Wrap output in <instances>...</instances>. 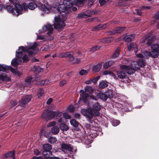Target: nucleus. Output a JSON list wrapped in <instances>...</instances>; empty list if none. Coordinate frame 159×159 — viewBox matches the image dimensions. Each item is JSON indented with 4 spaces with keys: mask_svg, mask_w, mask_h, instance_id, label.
<instances>
[{
    "mask_svg": "<svg viewBox=\"0 0 159 159\" xmlns=\"http://www.w3.org/2000/svg\"><path fill=\"white\" fill-rule=\"evenodd\" d=\"M89 106L90 108L82 110L81 112L88 119V120L90 123H92L93 121L91 119L93 116H98L100 115L99 111L101 109V107L98 103L93 104L92 107Z\"/></svg>",
    "mask_w": 159,
    "mask_h": 159,
    "instance_id": "obj_1",
    "label": "nucleus"
},
{
    "mask_svg": "<svg viewBox=\"0 0 159 159\" xmlns=\"http://www.w3.org/2000/svg\"><path fill=\"white\" fill-rule=\"evenodd\" d=\"M9 1L11 3L14 5L15 8H14L13 6H11L10 3L7 4L6 8L8 12L17 16L22 14L23 13L22 11H23V8L22 6L19 3L21 0H9Z\"/></svg>",
    "mask_w": 159,
    "mask_h": 159,
    "instance_id": "obj_2",
    "label": "nucleus"
},
{
    "mask_svg": "<svg viewBox=\"0 0 159 159\" xmlns=\"http://www.w3.org/2000/svg\"><path fill=\"white\" fill-rule=\"evenodd\" d=\"M80 3V0H66L65 4L59 5L57 10L60 13L66 11H70V8L72 7L75 4Z\"/></svg>",
    "mask_w": 159,
    "mask_h": 159,
    "instance_id": "obj_3",
    "label": "nucleus"
},
{
    "mask_svg": "<svg viewBox=\"0 0 159 159\" xmlns=\"http://www.w3.org/2000/svg\"><path fill=\"white\" fill-rule=\"evenodd\" d=\"M62 113L59 111H53L52 110H46L43 113L42 117L45 119L46 121H48L52 118H57L61 116Z\"/></svg>",
    "mask_w": 159,
    "mask_h": 159,
    "instance_id": "obj_4",
    "label": "nucleus"
},
{
    "mask_svg": "<svg viewBox=\"0 0 159 159\" xmlns=\"http://www.w3.org/2000/svg\"><path fill=\"white\" fill-rule=\"evenodd\" d=\"M152 34V32L151 31L147 35L144 36L143 37L141 42L143 45L145 44L147 45L148 46H150L154 42L156 39L155 37L153 36L152 38L150 37Z\"/></svg>",
    "mask_w": 159,
    "mask_h": 159,
    "instance_id": "obj_5",
    "label": "nucleus"
},
{
    "mask_svg": "<svg viewBox=\"0 0 159 159\" xmlns=\"http://www.w3.org/2000/svg\"><path fill=\"white\" fill-rule=\"evenodd\" d=\"M42 153L43 156L49 158L52 153L51 150L52 149V145L48 143L44 144L42 146Z\"/></svg>",
    "mask_w": 159,
    "mask_h": 159,
    "instance_id": "obj_6",
    "label": "nucleus"
},
{
    "mask_svg": "<svg viewBox=\"0 0 159 159\" xmlns=\"http://www.w3.org/2000/svg\"><path fill=\"white\" fill-rule=\"evenodd\" d=\"M120 67L121 69L125 70L126 73L129 75L133 74L136 70L140 69L139 67L135 66L134 68L133 66H132L126 65H121L120 66Z\"/></svg>",
    "mask_w": 159,
    "mask_h": 159,
    "instance_id": "obj_7",
    "label": "nucleus"
},
{
    "mask_svg": "<svg viewBox=\"0 0 159 159\" xmlns=\"http://www.w3.org/2000/svg\"><path fill=\"white\" fill-rule=\"evenodd\" d=\"M61 150L62 151L64 152L65 153H68L69 152H70L71 153L73 149V148L70 144L63 143L61 145Z\"/></svg>",
    "mask_w": 159,
    "mask_h": 159,
    "instance_id": "obj_8",
    "label": "nucleus"
},
{
    "mask_svg": "<svg viewBox=\"0 0 159 159\" xmlns=\"http://www.w3.org/2000/svg\"><path fill=\"white\" fill-rule=\"evenodd\" d=\"M32 98V96L31 95L23 96L19 101V104L21 106L25 105L31 100Z\"/></svg>",
    "mask_w": 159,
    "mask_h": 159,
    "instance_id": "obj_9",
    "label": "nucleus"
},
{
    "mask_svg": "<svg viewBox=\"0 0 159 159\" xmlns=\"http://www.w3.org/2000/svg\"><path fill=\"white\" fill-rule=\"evenodd\" d=\"M22 6L24 11H26L27 8H29L31 10H33L35 9L37 7L36 4L33 2H30L29 4H27L25 3H24L22 4Z\"/></svg>",
    "mask_w": 159,
    "mask_h": 159,
    "instance_id": "obj_10",
    "label": "nucleus"
},
{
    "mask_svg": "<svg viewBox=\"0 0 159 159\" xmlns=\"http://www.w3.org/2000/svg\"><path fill=\"white\" fill-rule=\"evenodd\" d=\"M50 7L48 4L46 5H43L41 3L39 4V7L41 10L44 13L48 14L50 12L49 7Z\"/></svg>",
    "mask_w": 159,
    "mask_h": 159,
    "instance_id": "obj_11",
    "label": "nucleus"
},
{
    "mask_svg": "<svg viewBox=\"0 0 159 159\" xmlns=\"http://www.w3.org/2000/svg\"><path fill=\"white\" fill-rule=\"evenodd\" d=\"M26 49L24 48V47L22 46H20L18 49V51H16V56L19 59L21 58L23 55V52H25Z\"/></svg>",
    "mask_w": 159,
    "mask_h": 159,
    "instance_id": "obj_12",
    "label": "nucleus"
},
{
    "mask_svg": "<svg viewBox=\"0 0 159 159\" xmlns=\"http://www.w3.org/2000/svg\"><path fill=\"white\" fill-rule=\"evenodd\" d=\"M66 18H65L63 20L64 21H62L61 22L54 23L52 25H54V28L56 30H57L59 29H61L65 26L66 24L64 22V21L66 20Z\"/></svg>",
    "mask_w": 159,
    "mask_h": 159,
    "instance_id": "obj_13",
    "label": "nucleus"
},
{
    "mask_svg": "<svg viewBox=\"0 0 159 159\" xmlns=\"http://www.w3.org/2000/svg\"><path fill=\"white\" fill-rule=\"evenodd\" d=\"M91 136L90 135H85L81 139V142L86 144H88L92 142V140L90 139Z\"/></svg>",
    "mask_w": 159,
    "mask_h": 159,
    "instance_id": "obj_14",
    "label": "nucleus"
},
{
    "mask_svg": "<svg viewBox=\"0 0 159 159\" xmlns=\"http://www.w3.org/2000/svg\"><path fill=\"white\" fill-rule=\"evenodd\" d=\"M135 35L134 34L127 35L124 34L122 37L124 40L125 42H129L131 41L135 37Z\"/></svg>",
    "mask_w": 159,
    "mask_h": 159,
    "instance_id": "obj_15",
    "label": "nucleus"
},
{
    "mask_svg": "<svg viewBox=\"0 0 159 159\" xmlns=\"http://www.w3.org/2000/svg\"><path fill=\"white\" fill-rule=\"evenodd\" d=\"M116 75L118 78L122 79L125 78L127 77L126 73L124 70L118 71Z\"/></svg>",
    "mask_w": 159,
    "mask_h": 159,
    "instance_id": "obj_16",
    "label": "nucleus"
},
{
    "mask_svg": "<svg viewBox=\"0 0 159 159\" xmlns=\"http://www.w3.org/2000/svg\"><path fill=\"white\" fill-rule=\"evenodd\" d=\"M148 56H151L154 58H157L159 55V52L156 51L155 50H152L149 52H148Z\"/></svg>",
    "mask_w": 159,
    "mask_h": 159,
    "instance_id": "obj_17",
    "label": "nucleus"
},
{
    "mask_svg": "<svg viewBox=\"0 0 159 159\" xmlns=\"http://www.w3.org/2000/svg\"><path fill=\"white\" fill-rule=\"evenodd\" d=\"M125 27H119L117 28L115 30L111 32V35H113L116 34L120 33L123 31L125 30Z\"/></svg>",
    "mask_w": 159,
    "mask_h": 159,
    "instance_id": "obj_18",
    "label": "nucleus"
},
{
    "mask_svg": "<svg viewBox=\"0 0 159 159\" xmlns=\"http://www.w3.org/2000/svg\"><path fill=\"white\" fill-rule=\"evenodd\" d=\"M128 48L129 51H130L132 48L134 49V51L135 53L138 51V48L136 45L134 43H131L128 46Z\"/></svg>",
    "mask_w": 159,
    "mask_h": 159,
    "instance_id": "obj_19",
    "label": "nucleus"
},
{
    "mask_svg": "<svg viewBox=\"0 0 159 159\" xmlns=\"http://www.w3.org/2000/svg\"><path fill=\"white\" fill-rule=\"evenodd\" d=\"M59 126L60 129L62 131H66L69 129V127L64 123H61Z\"/></svg>",
    "mask_w": 159,
    "mask_h": 159,
    "instance_id": "obj_20",
    "label": "nucleus"
},
{
    "mask_svg": "<svg viewBox=\"0 0 159 159\" xmlns=\"http://www.w3.org/2000/svg\"><path fill=\"white\" fill-rule=\"evenodd\" d=\"M97 97L105 101L107 100L108 98L107 95L104 93H98L97 95Z\"/></svg>",
    "mask_w": 159,
    "mask_h": 159,
    "instance_id": "obj_21",
    "label": "nucleus"
},
{
    "mask_svg": "<svg viewBox=\"0 0 159 159\" xmlns=\"http://www.w3.org/2000/svg\"><path fill=\"white\" fill-rule=\"evenodd\" d=\"M108 85V83L106 81L104 80L101 81L99 84V87L101 89H104Z\"/></svg>",
    "mask_w": 159,
    "mask_h": 159,
    "instance_id": "obj_22",
    "label": "nucleus"
},
{
    "mask_svg": "<svg viewBox=\"0 0 159 159\" xmlns=\"http://www.w3.org/2000/svg\"><path fill=\"white\" fill-rule=\"evenodd\" d=\"M60 131L59 128L57 126H53L51 129V132L53 134H58Z\"/></svg>",
    "mask_w": 159,
    "mask_h": 159,
    "instance_id": "obj_23",
    "label": "nucleus"
},
{
    "mask_svg": "<svg viewBox=\"0 0 159 159\" xmlns=\"http://www.w3.org/2000/svg\"><path fill=\"white\" fill-rule=\"evenodd\" d=\"M15 154V151H12L8 152L7 153L4 154L2 156V158H6L13 156Z\"/></svg>",
    "mask_w": 159,
    "mask_h": 159,
    "instance_id": "obj_24",
    "label": "nucleus"
},
{
    "mask_svg": "<svg viewBox=\"0 0 159 159\" xmlns=\"http://www.w3.org/2000/svg\"><path fill=\"white\" fill-rule=\"evenodd\" d=\"M114 63V62L112 61H110L106 62L103 65L104 68L107 69L110 67Z\"/></svg>",
    "mask_w": 159,
    "mask_h": 159,
    "instance_id": "obj_25",
    "label": "nucleus"
},
{
    "mask_svg": "<svg viewBox=\"0 0 159 159\" xmlns=\"http://www.w3.org/2000/svg\"><path fill=\"white\" fill-rule=\"evenodd\" d=\"M10 69V66H8L5 65L0 64V71H4L9 70Z\"/></svg>",
    "mask_w": 159,
    "mask_h": 159,
    "instance_id": "obj_26",
    "label": "nucleus"
},
{
    "mask_svg": "<svg viewBox=\"0 0 159 159\" xmlns=\"http://www.w3.org/2000/svg\"><path fill=\"white\" fill-rule=\"evenodd\" d=\"M148 52L145 51L143 53L136 54V56L139 58H144L148 57Z\"/></svg>",
    "mask_w": 159,
    "mask_h": 159,
    "instance_id": "obj_27",
    "label": "nucleus"
},
{
    "mask_svg": "<svg viewBox=\"0 0 159 159\" xmlns=\"http://www.w3.org/2000/svg\"><path fill=\"white\" fill-rule=\"evenodd\" d=\"M19 64V60L16 58H14L13 59L11 62V64L12 66L16 67Z\"/></svg>",
    "mask_w": 159,
    "mask_h": 159,
    "instance_id": "obj_28",
    "label": "nucleus"
},
{
    "mask_svg": "<svg viewBox=\"0 0 159 159\" xmlns=\"http://www.w3.org/2000/svg\"><path fill=\"white\" fill-rule=\"evenodd\" d=\"M114 39L112 37H111L105 38L102 39L101 41L103 43H109L112 41Z\"/></svg>",
    "mask_w": 159,
    "mask_h": 159,
    "instance_id": "obj_29",
    "label": "nucleus"
},
{
    "mask_svg": "<svg viewBox=\"0 0 159 159\" xmlns=\"http://www.w3.org/2000/svg\"><path fill=\"white\" fill-rule=\"evenodd\" d=\"M101 67L102 65L100 64H98L93 67V71L94 72H98L100 70Z\"/></svg>",
    "mask_w": 159,
    "mask_h": 159,
    "instance_id": "obj_30",
    "label": "nucleus"
},
{
    "mask_svg": "<svg viewBox=\"0 0 159 159\" xmlns=\"http://www.w3.org/2000/svg\"><path fill=\"white\" fill-rule=\"evenodd\" d=\"M0 80L3 81L8 82L10 80V79L9 77L2 75H0Z\"/></svg>",
    "mask_w": 159,
    "mask_h": 159,
    "instance_id": "obj_31",
    "label": "nucleus"
},
{
    "mask_svg": "<svg viewBox=\"0 0 159 159\" xmlns=\"http://www.w3.org/2000/svg\"><path fill=\"white\" fill-rule=\"evenodd\" d=\"M85 91L86 92L92 93L93 91V89L92 86H87L85 88Z\"/></svg>",
    "mask_w": 159,
    "mask_h": 159,
    "instance_id": "obj_32",
    "label": "nucleus"
},
{
    "mask_svg": "<svg viewBox=\"0 0 159 159\" xmlns=\"http://www.w3.org/2000/svg\"><path fill=\"white\" fill-rule=\"evenodd\" d=\"M70 123L71 125L75 127H77L79 125L78 122L74 119L71 120L70 121Z\"/></svg>",
    "mask_w": 159,
    "mask_h": 159,
    "instance_id": "obj_33",
    "label": "nucleus"
},
{
    "mask_svg": "<svg viewBox=\"0 0 159 159\" xmlns=\"http://www.w3.org/2000/svg\"><path fill=\"white\" fill-rule=\"evenodd\" d=\"M137 64L139 66L142 67L145 66L146 63L143 59H141L139 60Z\"/></svg>",
    "mask_w": 159,
    "mask_h": 159,
    "instance_id": "obj_34",
    "label": "nucleus"
},
{
    "mask_svg": "<svg viewBox=\"0 0 159 159\" xmlns=\"http://www.w3.org/2000/svg\"><path fill=\"white\" fill-rule=\"evenodd\" d=\"M152 50H155L159 52V45L158 44H154L151 46Z\"/></svg>",
    "mask_w": 159,
    "mask_h": 159,
    "instance_id": "obj_35",
    "label": "nucleus"
},
{
    "mask_svg": "<svg viewBox=\"0 0 159 159\" xmlns=\"http://www.w3.org/2000/svg\"><path fill=\"white\" fill-rule=\"evenodd\" d=\"M44 94V92L43 88H40L38 92L37 95L39 98H40Z\"/></svg>",
    "mask_w": 159,
    "mask_h": 159,
    "instance_id": "obj_36",
    "label": "nucleus"
},
{
    "mask_svg": "<svg viewBox=\"0 0 159 159\" xmlns=\"http://www.w3.org/2000/svg\"><path fill=\"white\" fill-rule=\"evenodd\" d=\"M91 134L92 136H91V137H96L97 136H98L99 134L101 135V134H102V133L101 134H99L98 132L95 130H92V132H91ZM91 134L90 133L89 134V135H91Z\"/></svg>",
    "mask_w": 159,
    "mask_h": 159,
    "instance_id": "obj_37",
    "label": "nucleus"
},
{
    "mask_svg": "<svg viewBox=\"0 0 159 159\" xmlns=\"http://www.w3.org/2000/svg\"><path fill=\"white\" fill-rule=\"evenodd\" d=\"M107 27L106 25L104 24H100L96 27L95 29L96 30H101Z\"/></svg>",
    "mask_w": 159,
    "mask_h": 159,
    "instance_id": "obj_38",
    "label": "nucleus"
},
{
    "mask_svg": "<svg viewBox=\"0 0 159 159\" xmlns=\"http://www.w3.org/2000/svg\"><path fill=\"white\" fill-rule=\"evenodd\" d=\"M120 50V48H117L116 50L115 51V53L113 54L112 56V57L113 58H116L118 57L119 56Z\"/></svg>",
    "mask_w": 159,
    "mask_h": 159,
    "instance_id": "obj_39",
    "label": "nucleus"
},
{
    "mask_svg": "<svg viewBox=\"0 0 159 159\" xmlns=\"http://www.w3.org/2000/svg\"><path fill=\"white\" fill-rule=\"evenodd\" d=\"M57 140L55 137H51L48 139V142L52 144L55 143Z\"/></svg>",
    "mask_w": 159,
    "mask_h": 159,
    "instance_id": "obj_40",
    "label": "nucleus"
},
{
    "mask_svg": "<svg viewBox=\"0 0 159 159\" xmlns=\"http://www.w3.org/2000/svg\"><path fill=\"white\" fill-rule=\"evenodd\" d=\"M100 48V46H96L90 48V51L93 52L98 50Z\"/></svg>",
    "mask_w": 159,
    "mask_h": 159,
    "instance_id": "obj_41",
    "label": "nucleus"
},
{
    "mask_svg": "<svg viewBox=\"0 0 159 159\" xmlns=\"http://www.w3.org/2000/svg\"><path fill=\"white\" fill-rule=\"evenodd\" d=\"M38 46V45L37 43H35L32 45L30 46L28 49L30 50H34L36 49Z\"/></svg>",
    "mask_w": 159,
    "mask_h": 159,
    "instance_id": "obj_42",
    "label": "nucleus"
},
{
    "mask_svg": "<svg viewBox=\"0 0 159 159\" xmlns=\"http://www.w3.org/2000/svg\"><path fill=\"white\" fill-rule=\"evenodd\" d=\"M25 52L28 53L30 56H34L36 55V53H35L31 51L30 49H27L25 51Z\"/></svg>",
    "mask_w": 159,
    "mask_h": 159,
    "instance_id": "obj_43",
    "label": "nucleus"
},
{
    "mask_svg": "<svg viewBox=\"0 0 159 159\" xmlns=\"http://www.w3.org/2000/svg\"><path fill=\"white\" fill-rule=\"evenodd\" d=\"M22 60L24 62L27 63L29 61V59L28 56L25 54L22 57Z\"/></svg>",
    "mask_w": 159,
    "mask_h": 159,
    "instance_id": "obj_44",
    "label": "nucleus"
},
{
    "mask_svg": "<svg viewBox=\"0 0 159 159\" xmlns=\"http://www.w3.org/2000/svg\"><path fill=\"white\" fill-rule=\"evenodd\" d=\"M50 25H52H52L48 24V25H44L43 27V31L44 32H46L48 30L49 28V26Z\"/></svg>",
    "mask_w": 159,
    "mask_h": 159,
    "instance_id": "obj_45",
    "label": "nucleus"
},
{
    "mask_svg": "<svg viewBox=\"0 0 159 159\" xmlns=\"http://www.w3.org/2000/svg\"><path fill=\"white\" fill-rule=\"evenodd\" d=\"M54 23H60V22H61L62 21H61V20L60 18V16H57L55 17L54 18Z\"/></svg>",
    "mask_w": 159,
    "mask_h": 159,
    "instance_id": "obj_46",
    "label": "nucleus"
},
{
    "mask_svg": "<svg viewBox=\"0 0 159 159\" xmlns=\"http://www.w3.org/2000/svg\"><path fill=\"white\" fill-rule=\"evenodd\" d=\"M111 123L113 126H116L119 124L120 122L118 120H115L112 121L111 122Z\"/></svg>",
    "mask_w": 159,
    "mask_h": 159,
    "instance_id": "obj_47",
    "label": "nucleus"
},
{
    "mask_svg": "<svg viewBox=\"0 0 159 159\" xmlns=\"http://www.w3.org/2000/svg\"><path fill=\"white\" fill-rule=\"evenodd\" d=\"M68 109L71 112H73L75 111V107L72 105H71L68 107Z\"/></svg>",
    "mask_w": 159,
    "mask_h": 159,
    "instance_id": "obj_48",
    "label": "nucleus"
},
{
    "mask_svg": "<svg viewBox=\"0 0 159 159\" xmlns=\"http://www.w3.org/2000/svg\"><path fill=\"white\" fill-rule=\"evenodd\" d=\"M47 80H41L37 82V84L38 85H45V82Z\"/></svg>",
    "mask_w": 159,
    "mask_h": 159,
    "instance_id": "obj_49",
    "label": "nucleus"
},
{
    "mask_svg": "<svg viewBox=\"0 0 159 159\" xmlns=\"http://www.w3.org/2000/svg\"><path fill=\"white\" fill-rule=\"evenodd\" d=\"M156 21L158 22L157 25V28H159V11L158 12L156 15Z\"/></svg>",
    "mask_w": 159,
    "mask_h": 159,
    "instance_id": "obj_50",
    "label": "nucleus"
},
{
    "mask_svg": "<svg viewBox=\"0 0 159 159\" xmlns=\"http://www.w3.org/2000/svg\"><path fill=\"white\" fill-rule=\"evenodd\" d=\"M49 31L47 33L48 35H50L51 34H52V31L53 30V28L52 26V25H50L49 26Z\"/></svg>",
    "mask_w": 159,
    "mask_h": 159,
    "instance_id": "obj_51",
    "label": "nucleus"
},
{
    "mask_svg": "<svg viewBox=\"0 0 159 159\" xmlns=\"http://www.w3.org/2000/svg\"><path fill=\"white\" fill-rule=\"evenodd\" d=\"M63 116L64 118L66 119H70L71 118V116L68 114L67 113H64Z\"/></svg>",
    "mask_w": 159,
    "mask_h": 159,
    "instance_id": "obj_52",
    "label": "nucleus"
},
{
    "mask_svg": "<svg viewBox=\"0 0 159 159\" xmlns=\"http://www.w3.org/2000/svg\"><path fill=\"white\" fill-rule=\"evenodd\" d=\"M88 73L87 71L84 70H80V75H86Z\"/></svg>",
    "mask_w": 159,
    "mask_h": 159,
    "instance_id": "obj_53",
    "label": "nucleus"
},
{
    "mask_svg": "<svg viewBox=\"0 0 159 159\" xmlns=\"http://www.w3.org/2000/svg\"><path fill=\"white\" fill-rule=\"evenodd\" d=\"M103 74L104 75H107L109 74L111 75H113V74L112 72L108 70L104 71L103 72Z\"/></svg>",
    "mask_w": 159,
    "mask_h": 159,
    "instance_id": "obj_54",
    "label": "nucleus"
},
{
    "mask_svg": "<svg viewBox=\"0 0 159 159\" xmlns=\"http://www.w3.org/2000/svg\"><path fill=\"white\" fill-rule=\"evenodd\" d=\"M67 83V81L66 80H61L60 83V86L61 87H63Z\"/></svg>",
    "mask_w": 159,
    "mask_h": 159,
    "instance_id": "obj_55",
    "label": "nucleus"
},
{
    "mask_svg": "<svg viewBox=\"0 0 159 159\" xmlns=\"http://www.w3.org/2000/svg\"><path fill=\"white\" fill-rule=\"evenodd\" d=\"M80 61V60L79 59H77L76 58H74L73 59V60L71 64H74L76 63H79V61Z\"/></svg>",
    "mask_w": 159,
    "mask_h": 159,
    "instance_id": "obj_56",
    "label": "nucleus"
},
{
    "mask_svg": "<svg viewBox=\"0 0 159 159\" xmlns=\"http://www.w3.org/2000/svg\"><path fill=\"white\" fill-rule=\"evenodd\" d=\"M6 7H7V5H6V6H5L4 5L0 4V10L2 11L3 10H4L5 9L7 10V8H6ZM7 11H8V10H7Z\"/></svg>",
    "mask_w": 159,
    "mask_h": 159,
    "instance_id": "obj_57",
    "label": "nucleus"
},
{
    "mask_svg": "<svg viewBox=\"0 0 159 159\" xmlns=\"http://www.w3.org/2000/svg\"><path fill=\"white\" fill-rule=\"evenodd\" d=\"M40 72L39 67H35L34 69V72L35 74H37Z\"/></svg>",
    "mask_w": 159,
    "mask_h": 159,
    "instance_id": "obj_58",
    "label": "nucleus"
},
{
    "mask_svg": "<svg viewBox=\"0 0 159 159\" xmlns=\"http://www.w3.org/2000/svg\"><path fill=\"white\" fill-rule=\"evenodd\" d=\"M11 71V72L13 73H14L15 74H16V72H17V70L16 69H15L14 68H13L12 67L10 66V69Z\"/></svg>",
    "mask_w": 159,
    "mask_h": 159,
    "instance_id": "obj_59",
    "label": "nucleus"
},
{
    "mask_svg": "<svg viewBox=\"0 0 159 159\" xmlns=\"http://www.w3.org/2000/svg\"><path fill=\"white\" fill-rule=\"evenodd\" d=\"M68 57L69 58L68 59V61L70 63H71L72 61L73 60V59L74 58V57L73 55H71L70 57Z\"/></svg>",
    "mask_w": 159,
    "mask_h": 159,
    "instance_id": "obj_60",
    "label": "nucleus"
},
{
    "mask_svg": "<svg viewBox=\"0 0 159 159\" xmlns=\"http://www.w3.org/2000/svg\"><path fill=\"white\" fill-rule=\"evenodd\" d=\"M32 79V77L31 76H30V77H29L26 79L25 81L28 83H30L31 82Z\"/></svg>",
    "mask_w": 159,
    "mask_h": 159,
    "instance_id": "obj_61",
    "label": "nucleus"
},
{
    "mask_svg": "<svg viewBox=\"0 0 159 159\" xmlns=\"http://www.w3.org/2000/svg\"><path fill=\"white\" fill-rule=\"evenodd\" d=\"M147 97L144 95H142L141 100L143 102H145L147 101Z\"/></svg>",
    "mask_w": 159,
    "mask_h": 159,
    "instance_id": "obj_62",
    "label": "nucleus"
},
{
    "mask_svg": "<svg viewBox=\"0 0 159 159\" xmlns=\"http://www.w3.org/2000/svg\"><path fill=\"white\" fill-rule=\"evenodd\" d=\"M151 7H149L142 6L141 9L142 10H148L150 9Z\"/></svg>",
    "mask_w": 159,
    "mask_h": 159,
    "instance_id": "obj_63",
    "label": "nucleus"
},
{
    "mask_svg": "<svg viewBox=\"0 0 159 159\" xmlns=\"http://www.w3.org/2000/svg\"><path fill=\"white\" fill-rule=\"evenodd\" d=\"M34 153L36 155H39L40 154L41 152L38 149H36L34 150Z\"/></svg>",
    "mask_w": 159,
    "mask_h": 159,
    "instance_id": "obj_64",
    "label": "nucleus"
}]
</instances>
